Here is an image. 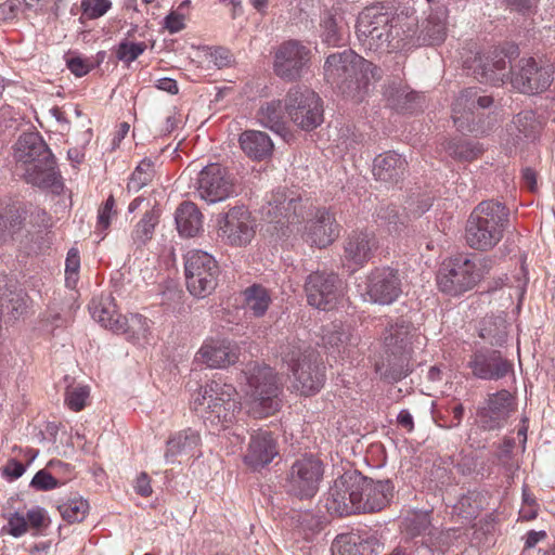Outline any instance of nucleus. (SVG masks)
<instances>
[{
  "instance_id": "6e6d98bb",
  "label": "nucleus",
  "mask_w": 555,
  "mask_h": 555,
  "mask_svg": "<svg viewBox=\"0 0 555 555\" xmlns=\"http://www.w3.org/2000/svg\"><path fill=\"white\" fill-rule=\"evenodd\" d=\"M59 486V480L46 469L36 473L30 481V487L38 491H49Z\"/></svg>"
},
{
  "instance_id": "2f4dec72",
  "label": "nucleus",
  "mask_w": 555,
  "mask_h": 555,
  "mask_svg": "<svg viewBox=\"0 0 555 555\" xmlns=\"http://www.w3.org/2000/svg\"><path fill=\"white\" fill-rule=\"evenodd\" d=\"M398 12V10L393 11L391 8L380 3L364 8L360 12L357 21V33L359 39H362L367 35H372L373 38L378 39L379 35H376L377 31L375 30L382 26H387L388 23L393 24Z\"/></svg>"
},
{
  "instance_id": "338daca9",
  "label": "nucleus",
  "mask_w": 555,
  "mask_h": 555,
  "mask_svg": "<svg viewBox=\"0 0 555 555\" xmlns=\"http://www.w3.org/2000/svg\"><path fill=\"white\" fill-rule=\"evenodd\" d=\"M25 472V466L15 460H11L3 468V474L13 479L21 477Z\"/></svg>"
},
{
  "instance_id": "2eb2a0df",
  "label": "nucleus",
  "mask_w": 555,
  "mask_h": 555,
  "mask_svg": "<svg viewBox=\"0 0 555 555\" xmlns=\"http://www.w3.org/2000/svg\"><path fill=\"white\" fill-rule=\"evenodd\" d=\"M307 202L300 196L284 189L272 192L267 204L261 207V215L264 220L276 224H299L305 221Z\"/></svg>"
},
{
  "instance_id": "4c0bfd02",
  "label": "nucleus",
  "mask_w": 555,
  "mask_h": 555,
  "mask_svg": "<svg viewBox=\"0 0 555 555\" xmlns=\"http://www.w3.org/2000/svg\"><path fill=\"white\" fill-rule=\"evenodd\" d=\"M176 224L180 235L194 237L203 229V215L194 203L183 202L176 210Z\"/></svg>"
},
{
  "instance_id": "ddd939ff",
  "label": "nucleus",
  "mask_w": 555,
  "mask_h": 555,
  "mask_svg": "<svg viewBox=\"0 0 555 555\" xmlns=\"http://www.w3.org/2000/svg\"><path fill=\"white\" fill-rule=\"evenodd\" d=\"M324 474L323 463L313 456L296 460L291 466L284 488L286 492L300 500L312 499L322 481Z\"/></svg>"
},
{
  "instance_id": "c03bdc74",
  "label": "nucleus",
  "mask_w": 555,
  "mask_h": 555,
  "mask_svg": "<svg viewBox=\"0 0 555 555\" xmlns=\"http://www.w3.org/2000/svg\"><path fill=\"white\" fill-rule=\"evenodd\" d=\"M244 294L247 309L250 310L255 317H262L271 302L269 292L260 285H253L248 287Z\"/></svg>"
},
{
  "instance_id": "79ce46f5",
  "label": "nucleus",
  "mask_w": 555,
  "mask_h": 555,
  "mask_svg": "<svg viewBox=\"0 0 555 555\" xmlns=\"http://www.w3.org/2000/svg\"><path fill=\"white\" fill-rule=\"evenodd\" d=\"M310 351L315 350L298 338L288 339L285 344L280 346L281 359L287 364L291 371L294 370V366L305 362L306 354L310 356Z\"/></svg>"
},
{
  "instance_id": "4468645a",
  "label": "nucleus",
  "mask_w": 555,
  "mask_h": 555,
  "mask_svg": "<svg viewBox=\"0 0 555 555\" xmlns=\"http://www.w3.org/2000/svg\"><path fill=\"white\" fill-rule=\"evenodd\" d=\"M405 43L406 49L421 46H435L444 41L447 36L446 17L438 13H431L420 23L414 9L405 8Z\"/></svg>"
},
{
  "instance_id": "6ab92c4d",
  "label": "nucleus",
  "mask_w": 555,
  "mask_h": 555,
  "mask_svg": "<svg viewBox=\"0 0 555 555\" xmlns=\"http://www.w3.org/2000/svg\"><path fill=\"white\" fill-rule=\"evenodd\" d=\"M509 81L521 93L533 94L546 90L553 81L551 66H539L533 57L521 59L511 67Z\"/></svg>"
},
{
  "instance_id": "a878e982",
  "label": "nucleus",
  "mask_w": 555,
  "mask_h": 555,
  "mask_svg": "<svg viewBox=\"0 0 555 555\" xmlns=\"http://www.w3.org/2000/svg\"><path fill=\"white\" fill-rule=\"evenodd\" d=\"M515 410V398L505 389L489 396L487 405L477 413L478 424L486 430L503 427Z\"/></svg>"
},
{
  "instance_id": "0eeeda50",
  "label": "nucleus",
  "mask_w": 555,
  "mask_h": 555,
  "mask_svg": "<svg viewBox=\"0 0 555 555\" xmlns=\"http://www.w3.org/2000/svg\"><path fill=\"white\" fill-rule=\"evenodd\" d=\"M494 260L485 257L478 262L465 255H459L444 261L437 275V284L442 293L451 296L473 289L482 276L493 267Z\"/></svg>"
},
{
  "instance_id": "ea45409f",
  "label": "nucleus",
  "mask_w": 555,
  "mask_h": 555,
  "mask_svg": "<svg viewBox=\"0 0 555 555\" xmlns=\"http://www.w3.org/2000/svg\"><path fill=\"white\" fill-rule=\"evenodd\" d=\"M326 345L336 348L339 353H351V349L359 345L360 336L349 325L334 322L332 330L323 336Z\"/></svg>"
},
{
  "instance_id": "49530a36",
  "label": "nucleus",
  "mask_w": 555,
  "mask_h": 555,
  "mask_svg": "<svg viewBox=\"0 0 555 555\" xmlns=\"http://www.w3.org/2000/svg\"><path fill=\"white\" fill-rule=\"evenodd\" d=\"M155 176L154 163L150 159H143L134 169L127 184L128 191L139 192L147 185Z\"/></svg>"
},
{
  "instance_id": "052dcab7",
  "label": "nucleus",
  "mask_w": 555,
  "mask_h": 555,
  "mask_svg": "<svg viewBox=\"0 0 555 555\" xmlns=\"http://www.w3.org/2000/svg\"><path fill=\"white\" fill-rule=\"evenodd\" d=\"M25 0H7L0 4V20L9 21L16 17Z\"/></svg>"
},
{
  "instance_id": "bb28decb",
  "label": "nucleus",
  "mask_w": 555,
  "mask_h": 555,
  "mask_svg": "<svg viewBox=\"0 0 555 555\" xmlns=\"http://www.w3.org/2000/svg\"><path fill=\"white\" fill-rule=\"evenodd\" d=\"M359 483L362 490H359L356 514L378 512L392 499L393 485L389 479L374 481L362 475Z\"/></svg>"
},
{
  "instance_id": "bf43d9fd",
  "label": "nucleus",
  "mask_w": 555,
  "mask_h": 555,
  "mask_svg": "<svg viewBox=\"0 0 555 555\" xmlns=\"http://www.w3.org/2000/svg\"><path fill=\"white\" fill-rule=\"evenodd\" d=\"M185 13L181 11H171L165 18V26L170 34H176L184 29Z\"/></svg>"
},
{
  "instance_id": "9b49d317",
  "label": "nucleus",
  "mask_w": 555,
  "mask_h": 555,
  "mask_svg": "<svg viewBox=\"0 0 555 555\" xmlns=\"http://www.w3.org/2000/svg\"><path fill=\"white\" fill-rule=\"evenodd\" d=\"M90 310L93 320L116 334H125L129 338H140L145 337L149 330L146 318L138 313L130 314V317L121 315L111 296L93 300Z\"/></svg>"
},
{
  "instance_id": "7ed1b4c3",
  "label": "nucleus",
  "mask_w": 555,
  "mask_h": 555,
  "mask_svg": "<svg viewBox=\"0 0 555 555\" xmlns=\"http://www.w3.org/2000/svg\"><path fill=\"white\" fill-rule=\"evenodd\" d=\"M14 157L24 170L27 183L38 188L62 189V177L55 158L38 132L22 133L15 143Z\"/></svg>"
},
{
  "instance_id": "a19ab883",
  "label": "nucleus",
  "mask_w": 555,
  "mask_h": 555,
  "mask_svg": "<svg viewBox=\"0 0 555 555\" xmlns=\"http://www.w3.org/2000/svg\"><path fill=\"white\" fill-rule=\"evenodd\" d=\"M284 113L286 112L282 101L273 100L260 106L257 112V119L263 127L276 133H282L285 130Z\"/></svg>"
},
{
  "instance_id": "7c9ffc66",
  "label": "nucleus",
  "mask_w": 555,
  "mask_h": 555,
  "mask_svg": "<svg viewBox=\"0 0 555 555\" xmlns=\"http://www.w3.org/2000/svg\"><path fill=\"white\" fill-rule=\"evenodd\" d=\"M278 455L276 442L267 430H258L251 434L244 462L253 469H259L272 462Z\"/></svg>"
},
{
  "instance_id": "f257e3e1",
  "label": "nucleus",
  "mask_w": 555,
  "mask_h": 555,
  "mask_svg": "<svg viewBox=\"0 0 555 555\" xmlns=\"http://www.w3.org/2000/svg\"><path fill=\"white\" fill-rule=\"evenodd\" d=\"M324 75L345 98L357 103L367 95L371 81L380 78L379 68L352 50L328 55Z\"/></svg>"
},
{
  "instance_id": "c756f323",
  "label": "nucleus",
  "mask_w": 555,
  "mask_h": 555,
  "mask_svg": "<svg viewBox=\"0 0 555 555\" xmlns=\"http://www.w3.org/2000/svg\"><path fill=\"white\" fill-rule=\"evenodd\" d=\"M318 357L317 351H310V356L306 354L305 362L294 366L292 371L295 378L294 386L301 395H312L324 385V366L318 361Z\"/></svg>"
},
{
  "instance_id": "13d9d810",
  "label": "nucleus",
  "mask_w": 555,
  "mask_h": 555,
  "mask_svg": "<svg viewBox=\"0 0 555 555\" xmlns=\"http://www.w3.org/2000/svg\"><path fill=\"white\" fill-rule=\"evenodd\" d=\"M68 69L77 77L87 75L93 67V64L80 56H73L66 61Z\"/></svg>"
},
{
  "instance_id": "cd10ccee",
  "label": "nucleus",
  "mask_w": 555,
  "mask_h": 555,
  "mask_svg": "<svg viewBox=\"0 0 555 555\" xmlns=\"http://www.w3.org/2000/svg\"><path fill=\"white\" fill-rule=\"evenodd\" d=\"M468 367L475 377L498 380L513 371V363L504 359L498 350H478L468 361Z\"/></svg>"
},
{
  "instance_id": "a18cd8bd",
  "label": "nucleus",
  "mask_w": 555,
  "mask_h": 555,
  "mask_svg": "<svg viewBox=\"0 0 555 555\" xmlns=\"http://www.w3.org/2000/svg\"><path fill=\"white\" fill-rule=\"evenodd\" d=\"M341 17H337L332 12L327 11L321 18V37L324 43L336 47L340 44L343 40L341 33Z\"/></svg>"
},
{
  "instance_id": "f03ea898",
  "label": "nucleus",
  "mask_w": 555,
  "mask_h": 555,
  "mask_svg": "<svg viewBox=\"0 0 555 555\" xmlns=\"http://www.w3.org/2000/svg\"><path fill=\"white\" fill-rule=\"evenodd\" d=\"M420 338L413 325L403 319L385 330L383 346L375 359V371L382 379L396 383L408 376L412 345L421 344Z\"/></svg>"
},
{
  "instance_id": "0e129e2a",
  "label": "nucleus",
  "mask_w": 555,
  "mask_h": 555,
  "mask_svg": "<svg viewBox=\"0 0 555 555\" xmlns=\"http://www.w3.org/2000/svg\"><path fill=\"white\" fill-rule=\"evenodd\" d=\"M211 61L218 68L228 67L233 62L232 53L225 48H217L210 54Z\"/></svg>"
},
{
  "instance_id": "6e6552de",
  "label": "nucleus",
  "mask_w": 555,
  "mask_h": 555,
  "mask_svg": "<svg viewBox=\"0 0 555 555\" xmlns=\"http://www.w3.org/2000/svg\"><path fill=\"white\" fill-rule=\"evenodd\" d=\"M284 108L289 120L300 130L312 131L322 125V99L306 86H294L285 95Z\"/></svg>"
},
{
  "instance_id": "c9c22d12",
  "label": "nucleus",
  "mask_w": 555,
  "mask_h": 555,
  "mask_svg": "<svg viewBox=\"0 0 555 555\" xmlns=\"http://www.w3.org/2000/svg\"><path fill=\"white\" fill-rule=\"evenodd\" d=\"M238 142L243 152L251 159L263 160L272 155L273 142L266 132L246 130L241 133Z\"/></svg>"
},
{
  "instance_id": "e433bc0d",
  "label": "nucleus",
  "mask_w": 555,
  "mask_h": 555,
  "mask_svg": "<svg viewBox=\"0 0 555 555\" xmlns=\"http://www.w3.org/2000/svg\"><path fill=\"white\" fill-rule=\"evenodd\" d=\"M201 438L197 431L186 428L172 435L167 443L165 460L167 463H175L178 456L191 455L199 444Z\"/></svg>"
},
{
  "instance_id": "423d86ee",
  "label": "nucleus",
  "mask_w": 555,
  "mask_h": 555,
  "mask_svg": "<svg viewBox=\"0 0 555 555\" xmlns=\"http://www.w3.org/2000/svg\"><path fill=\"white\" fill-rule=\"evenodd\" d=\"M243 373L249 398L248 412L255 418H262L279 411L281 387L273 370L266 364L249 363Z\"/></svg>"
},
{
  "instance_id": "b1692460",
  "label": "nucleus",
  "mask_w": 555,
  "mask_h": 555,
  "mask_svg": "<svg viewBox=\"0 0 555 555\" xmlns=\"http://www.w3.org/2000/svg\"><path fill=\"white\" fill-rule=\"evenodd\" d=\"M221 236L233 246H244L255 235L254 222L245 207H233L218 220Z\"/></svg>"
},
{
  "instance_id": "412c9836",
  "label": "nucleus",
  "mask_w": 555,
  "mask_h": 555,
  "mask_svg": "<svg viewBox=\"0 0 555 555\" xmlns=\"http://www.w3.org/2000/svg\"><path fill=\"white\" fill-rule=\"evenodd\" d=\"M379 248V241L374 231L357 229L349 232L344 240L343 260L353 270L364 267Z\"/></svg>"
},
{
  "instance_id": "864d4df0",
  "label": "nucleus",
  "mask_w": 555,
  "mask_h": 555,
  "mask_svg": "<svg viewBox=\"0 0 555 555\" xmlns=\"http://www.w3.org/2000/svg\"><path fill=\"white\" fill-rule=\"evenodd\" d=\"M88 397L89 388L87 386H79L67 389L65 402L70 410L78 412L85 408Z\"/></svg>"
},
{
  "instance_id": "680f3d73",
  "label": "nucleus",
  "mask_w": 555,
  "mask_h": 555,
  "mask_svg": "<svg viewBox=\"0 0 555 555\" xmlns=\"http://www.w3.org/2000/svg\"><path fill=\"white\" fill-rule=\"evenodd\" d=\"M9 533L13 537H21L27 530V520L20 513H14L8 520Z\"/></svg>"
},
{
  "instance_id": "dca6fc26",
  "label": "nucleus",
  "mask_w": 555,
  "mask_h": 555,
  "mask_svg": "<svg viewBox=\"0 0 555 555\" xmlns=\"http://www.w3.org/2000/svg\"><path fill=\"white\" fill-rule=\"evenodd\" d=\"M519 54L518 47L508 44L501 50H493L488 55H475L473 63L466 64L473 68L476 77L483 82L492 85L504 83L511 78V69L507 70V64Z\"/></svg>"
},
{
  "instance_id": "1a4fd4ad",
  "label": "nucleus",
  "mask_w": 555,
  "mask_h": 555,
  "mask_svg": "<svg viewBox=\"0 0 555 555\" xmlns=\"http://www.w3.org/2000/svg\"><path fill=\"white\" fill-rule=\"evenodd\" d=\"M491 95L479 94L476 88L463 89L452 103V120L455 128L462 133L482 135L488 129L483 124L479 108H488L492 105Z\"/></svg>"
},
{
  "instance_id": "774afa93",
  "label": "nucleus",
  "mask_w": 555,
  "mask_h": 555,
  "mask_svg": "<svg viewBox=\"0 0 555 555\" xmlns=\"http://www.w3.org/2000/svg\"><path fill=\"white\" fill-rule=\"evenodd\" d=\"M26 520L34 527L40 528L44 521V513L42 508H34L27 512Z\"/></svg>"
},
{
  "instance_id": "a211bd4d",
  "label": "nucleus",
  "mask_w": 555,
  "mask_h": 555,
  "mask_svg": "<svg viewBox=\"0 0 555 555\" xmlns=\"http://www.w3.org/2000/svg\"><path fill=\"white\" fill-rule=\"evenodd\" d=\"M305 292L309 305L331 310L343 295V281L334 272L315 271L308 275Z\"/></svg>"
},
{
  "instance_id": "de8ad7c7",
  "label": "nucleus",
  "mask_w": 555,
  "mask_h": 555,
  "mask_svg": "<svg viewBox=\"0 0 555 555\" xmlns=\"http://www.w3.org/2000/svg\"><path fill=\"white\" fill-rule=\"evenodd\" d=\"M159 214L156 209H151L144 214L132 232V238L135 243L145 244L153 236L154 229L158 223Z\"/></svg>"
},
{
  "instance_id": "f704fd0d",
  "label": "nucleus",
  "mask_w": 555,
  "mask_h": 555,
  "mask_svg": "<svg viewBox=\"0 0 555 555\" xmlns=\"http://www.w3.org/2000/svg\"><path fill=\"white\" fill-rule=\"evenodd\" d=\"M375 218L377 225L391 235H400L403 233L410 222L405 210L393 204H380L376 208Z\"/></svg>"
},
{
  "instance_id": "c85d7f7f",
  "label": "nucleus",
  "mask_w": 555,
  "mask_h": 555,
  "mask_svg": "<svg viewBox=\"0 0 555 555\" xmlns=\"http://www.w3.org/2000/svg\"><path fill=\"white\" fill-rule=\"evenodd\" d=\"M238 358V346L229 339L207 340L196 353V359L210 369H222L235 364Z\"/></svg>"
},
{
  "instance_id": "5701e85b",
  "label": "nucleus",
  "mask_w": 555,
  "mask_h": 555,
  "mask_svg": "<svg viewBox=\"0 0 555 555\" xmlns=\"http://www.w3.org/2000/svg\"><path fill=\"white\" fill-rule=\"evenodd\" d=\"M366 294L370 300L379 305H390L402 293V283L398 270L383 267L375 268L367 275Z\"/></svg>"
},
{
  "instance_id": "4be33fe9",
  "label": "nucleus",
  "mask_w": 555,
  "mask_h": 555,
  "mask_svg": "<svg viewBox=\"0 0 555 555\" xmlns=\"http://www.w3.org/2000/svg\"><path fill=\"white\" fill-rule=\"evenodd\" d=\"M307 241L319 248L331 245L339 235V225L334 215L326 208H314L307 202L305 220Z\"/></svg>"
},
{
  "instance_id": "09e8293b",
  "label": "nucleus",
  "mask_w": 555,
  "mask_h": 555,
  "mask_svg": "<svg viewBox=\"0 0 555 555\" xmlns=\"http://www.w3.org/2000/svg\"><path fill=\"white\" fill-rule=\"evenodd\" d=\"M57 509L60 511L62 517L73 524V522H80L82 521L89 511V503L79 498H75L72 500H68L65 503H62L57 506Z\"/></svg>"
},
{
  "instance_id": "393cba45",
  "label": "nucleus",
  "mask_w": 555,
  "mask_h": 555,
  "mask_svg": "<svg viewBox=\"0 0 555 555\" xmlns=\"http://www.w3.org/2000/svg\"><path fill=\"white\" fill-rule=\"evenodd\" d=\"M405 23V8L399 10L395 23H388L387 26L379 27L376 31L378 39L372 35L360 39L362 44L374 52L391 53L406 49L405 31L402 24Z\"/></svg>"
},
{
  "instance_id": "37998d69",
  "label": "nucleus",
  "mask_w": 555,
  "mask_h": 555,
  "mask_svg": "<svg viewBox=\"0 0 555 555\" xmlns=\"http://www.w3.org/2000/svg\"><path fill=\"white\" fill-rule=\"evenodd\" d=\"M444 149L451 157L464 162L476 159L485 151L479 142L468 140H451Z\"/></svg>"
},
{
  "instance_id": "4d7b16f0",
  "label": "nucleus",
  "mask_w": 555,
  "mask_h": 555,
  "mask_svg": "<svg viewBox=\"0 0 555 555\" xmlns=\"http://www.w3.org/2000/svg\"><path fill=\"white\" fill-rule=\"evenodd\" d=\"M25 214L26 212L24 210L16 206H12L7 209L4 216L8 222L9 234L12 235L22 228L25 220Z\"/></svg>"
},
{
  "instance_id": "39448f33",
  "label": "nucleus",
  "mask_w": 555,
  "mask_h": 555,
  "mask_svg": "<svg viewBox=\"0 0 555 555\" xmlns=\"http://www.w3.org/2000/svg\"><path fill=\"white\" fill-rule=\"evenodd\" d=\"M508 209L500 202L483 201L470 212L465 238L477 250L492 249L503 237L508 223Z\"/></svg>"
},
{
  "instance_id": "8fccbe9b",
  "label": "nucleus",
  "mask_w": 555,
  "mask_h": 555,
  "mask_svg": "<svg viewBox=\"0 0 555 555\" xmlns=\"http://www.w3.org/2000/svg\"><path fill=\"white\" fill-rule=\"evenodd\" d=\"M430 525V517L427 512L412 513L402 521L403 530L411 537H418L426 533Z\"/></svg>"
},
{
  "instance_id": "72a5a7b5",
  "label": "nucleus",
  "mask_w": 555,
  "mask_h": 555,
  "mask_svg": "<svg viewBox=\"0 0 555 555\" xmlns=\"http://www.w3.org/2000/svg\"><path fill=\"white\" fill-rule=\"evenodd\" d=\"M541 129V124L532 111H524L517 114L507 128L508 135L514 145H520L527 141H534Z\"/></svg>"
},
{
  "instance_id": "3c124183",
  "label": "nucleus",
  "mask_w": 555,
  "mask_h": 555,
  "mask_svg": "<svg viewBox=\"0 0 555 555\" xmlns=\"http://www.w3.org/2000/svg\"><path fill=\"white\" fill-rule=\"evenodd\" d=\"M146 50L145 42H130L122 40L116 48V57L126 63L130 64L135 61Z\"/></svg>"
},
{
  "instance_id": "20e7f679",
  "label": "nucleus",
  "mask_w": 555,
  "mask_h": 555,
  "mask_svg": "<svg viewBox=\"0 0 555 555\" xmlns=\"http://www.w3.org/2000/svg\"><path fill=\"white\" fill-rule=\"evenodd\" d=\"M193 410L210 429L227 428L241 411L236 389L220 380H211L199 389Z\"/></svg>"
},
{
  "instance_id": "f3484780",
  "label": "nucleus",
  "mask_w": 555,
  "mask_h": 555,
  "mask_svg": "<svg viewBox=\"0 0 555 555\" xmlns=\"http://www.w3.org/2000/svg\"><path fill=\"white\" fill-rule=\"evenodd\" d=\"M359 482H362V474L358 470L346 472L335 479L326 499L327 511L337 516L356 514L359 490H362Z\"/></svg>"
},
{
  "instance_id": "5fc2aeb1",
  "label": "nucleus",
  "mask_w": 555,
  "mask_h": 555,
  "mask_svg": "<svg viewBox=\"0 0 555 555\" xmlns=\"http://www.w3.org/2000/svg\"><path fill=\"white\" fill-rule=\"evenodd\" d=\"M109 0H81L82 13L90 20L103 16L109 9Z\"/></svg>"
},
{
  "instance_id": "aec40b11",
  "label": "nucleus",
  "mask_w": 555,
  "mask_h": 555,
  "mask_svg": "<svg viewBox=\"0 0 555 555\" xmlns=\"http://www.w3.org/2000/svg\"><path fill=\"white\" fill-rule=\"evenodd\" d=\"M196 192L208 204L218 203L233 193V182L225 168L210 164L198 172Z\"/></svg>"
},
{
  "instance_id": "58836bf2",
  "label": "nucleus",
  "mask_w": 555,
  "mask_h": 555,
  "mask_svg": "<svg viewBox=\"0 0 555 555\" xmlns=\"http://www.w3.org/2000/svg\"><path fill=\"white\" fill-rule=\"evenodd\" d=\"M387 105L398 112H412L418 106V94L406 86L392 81L384 89Z\"/></svg>"
},
{
  "instance_id": "f8f14e48",
  "label": "nucleus",
  "mask_w": 555,
  "mask_h": 555,
  "mask_svg": "<svg viewBox=\"0 0 555 555\" xmlns=\"http://www.w3.org/2000/svg\"><path fill=\"white\" fill-rule=\"evenodd\" d=\"M184 270L186 288L194 297L205 298L216 288L220 270L210 254L198 249L188 251Z\"/></svg>"
},
{
  "instance_id": "69168bd1",
  "label": "nucleus",
  "mask_w": 555,
  "mask_h": 555,
  "mask_svg": "<svg viewBox=\"0 0 555 555\" xmlns=\"http://www.w3.org/2000/svg\"><path fill=\"white\" fill-rule=\"evenodd\" d=\"M135 491L142 496L152 494L151 479L146 473H141L135 482Z\"/></svg>"
},
{
  "instance_id": "473e14b6",
  "label": "nucleus",
  "mask_w": 555,
  "mask_h": 555,
  "mask_svg": "<svg viewBox=\"0 0 555 555\" xmlns=\"http://www.w3.org/2000/svg\"><path fill=\"white\" fill-rule=\"evenodd\" d=\"M406 170V160L398 153L388 151L377 155L373 162V176L386 184H397Z\"/></svg>"
},
{
  "instance_id": "603ef678",
  "label": "nucleus",
  "mask_w": 555,
  "mask_h": 555,
  "mask_svg": "<svg viewBox=\"0 0 555 555\" xmlns=\"http://www.w3.org/2000/svg\"><path fill=\"white\" fill-rule=\"evenodd\" d=\"M80 258L76 248L69 249L65 261V283L74 289L79 280Z\"/></svg>"
},
{
  "instance_id": "9d476101",
  "label": "nucleus",
  "mask_w": 555,
  "mask_h": 555,
  "mask_svg": "<svg viewBox=\"0 0 555 555\" xmlns=\"http://www.w3.org/2000/svg\"><path fill=\"white\" fill-rule=\"evenodd\" d=\"M312 50L297 39L280 43L273 53V73L284 81L294 82L309 73L312 63Z\"/></svg>"
},
{
  "instance_id": "e2e57ef3",
  "label": "nucleus",
  "mask_w": 555,
  "mask_h": 555,
  "mask_svg": "<svg viewBox=\"0 0 555 555\" xmlns=\"http://www.w3.org/2000/svg\"><path fill=\"white\" fill-rule=\"evenodd\" d=\"M333 555H363L354 542L336 540L332 545Z\"/></svg>"
}]
</instances>
